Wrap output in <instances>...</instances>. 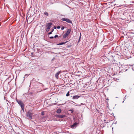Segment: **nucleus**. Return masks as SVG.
<instances>
[{
	"label": "nucleus",
	"mask_w": 134,
	"mask_h": 134,
	"mask_svg": "<svg viewBox=\"0 0 134 134\" xmlns=\"http://www.w3.org/2000/svg\"><path fill=\"white\" fill-rule=\"evenodd\" d=\"M70 95V94H69V91H68L66 95V96H69Z\"/></svg>",
	"instance_id": "2eb2a0df"
},
{
	"label": "nucleus",
	"mask_w": 134,
	"mask_h": 134,
	"mask_svg": "<svg viewBox=\"0 0 134 134\" xmlns=\"http://www.w3.org/2000/svg\"><path fill=\"white\" fill-rule=\"evenodd\" d=\"M1 128V126H0V129Z\"/></svg>",
	"instance_id": "473e14b6"
},
{
	"label": "nucleus",
	"mask_w": 134,
	"mask_h": 134,
	"mask_svg": "<svg viewBox=\"0 0 134 134\" xmlns=\"http://www.w3.org/2000/svg\"><path fill=\"white\" fill-rule=\"evenodd\" d=\"M71 31V29H68L67 30V31L65 33L68 35L70 34Z\"/></svg>",
	"instance_id": "1a4fd4ad"
},
{
	"label": "nucleus",
	"mask_w": 134,
	"mask_h": 134,
	"mask_svg": "<svg viewBox=\"0 0 134 134\" xmlns=\"http://www.w3.org/2000/svg\"><path fill=\"white\" fill-rule=\"evenodd\" d=\"M44 114V111H42L41 112V115H43Z\"/></svg>",
	"instance_id": "f3484780"
},
{
	"label": "nucleus",
	"mask_w": 134,
	"mask_h": 134,
	"mask_svg": "<svg viewBox=\"0 0 134 134\" xmlns=\"http://www.w3.org/2000/svg\"><path fill=\"white\" fill-rule=\"evenodd\" d=\"M33 110H30L26 113V116L28 118V119L31 120L32 119V116L33 114Z\"/></svg>",
	"instance_id": "f257e3e1"
},
{
	"label": "nucleus",
	"mask_w": 134,
	"mask_h": 134,
	"mask_svg": "<svg viewBox=\"0 0 134 134\" xmlns=\"http://www.w3.org/2000/svg\"><path fill=\"white\" fill-rule=\"evenodd\" d=\"M80 38H81V36H80V37H79V41H78V42H79L80 41Z\"/></svg>",
	"instance_id": "4be33fe9"
},
{
	"label": "nucleus",
	"mask_w": 134,
	"mask_h": 134,
	"mask_svg": "<svg viewBox=\"0 0 134 134\" xmlns=\"http://www.w3.org/2000/svg\"><path fill=\"white\" fill-rule=\"evenodd\" d=\"M55 116L58 118H63L66 117V116L64 115H61L60 114L56 115Z\"/></svg>",
	"instance_id": "7ed1b4c3"
},
{
	"label": "nucleus",
	"mask_w": 134,
	"mask_h": 134,
	"mask_svg": "<svg viewBox=\"0 0 134 134\" xmlns=\"http://www.w3.org/2000/svg\"><path fill=\"white\" fill-rule=\"evenodd\" d=\"M44 14L45 15L47 16H48V13L47 12H44Z\"/></svg>",
	"instance_id": "4468645a"
},
{
	"label": "nucleus",
	"mask_w": 134,
	"mask_h": 134,
	"mask_svg": "<svg viewBox=\"0 0 134 134\" xmlns=\"http://www.w3.org/2000/svg\"><path fill=\"white\" fill-rule=\"evenodd\" d=\"M68 19L67 18H62L61 20L62 21H65L66 22Z\"/></svg>",
	"instance_id": "9b49d317"
},
{
	"label": "nucleus",
	"mask_w": 134,
	"mask_h": 134,
	"mask_svg": "<svg viewBox=\"0 0 134 134\" xmlns=\"http://www.w3.org/2000/svg\"><path fill=\"white\" fill-rule=\"evenodd\" d=\"M68 23H70V24H72V22L69 19H68L66 22Z\"/></svg>",
	"instance_id": "f8f14e48"
},
{
	"label": "nucleus",
	"mask_w": 134,
	"mask_h": 134,
	"mask_svg": "<svg viewBox=\"0 0 134 134\" xmlns=\"http://www.w3.org/2000/svg\"><path fill=\"white\" fill-rule=\"evenodd\" d=\"M115 55H116V56H118V55L117 54H116Z\"/></svg>",
	"instance_id": "c756f323"
},
{
	"label": "nucleus",
	"mask_w": 134,
	"mask_h": 134,
	"mask_svg": "<svg viewBox=\"0 0 134 134\" xmlns=\"http://www.w3.org/2000/svg\"><path fill=\"white\" fill-rule=\"evenodd\" d=\"M58 36L57 35H55L54 36V37L55 38H57V37H58Z\"/></svg>",
	"instance_id": "a211bd4d"
},
{
	"label": "nucleus",
	"mask_w": 134,
	"mask_h": 134,
	"mask_svg": "<svg viewBox=\"0 0 134 134\" xmlns=\"http://www.w3.org/2000/svg\"><path fill=\"white\" fill-rule=\"evenodd\" d=\"M54 29H55L56 28V27L55 26H54Z\"/></svg>",
	"instance_id": "393cba45"
},
{
	"label": "nucleus",
	"mask_w": 134,
	"mask_h": 134,
	"mask_svg": "<svg viewBox=\"0 0 134 134\" xmlns=\"http://www.w3.org/2000/svg\"><path fill=\"white\" fill-rule=\"evenodd\" d=\"M106 100H108L109 99L108 98H107Z\"/></svg>",
	"instance_id": "cd10ccee"
},
{
	"label": "nucleus",
	"mask_w": 134,
	"mask_h": 134,
	"mask_svg": "<svg viewBox=\"0 0 134 134\" xmlns=\"http://www.w3.org/2000/svg\"><path fill=\"white\" fill-rule=\"evenodd\" d=\"M115 63H116V64H118L117 63H116V62H115Z\"/></svg>",
	"instance_id": "c85d7f7f"
},
{
	"label": "nucleus",
	"mask_w": 134,
	"mask_h": 134,
	"mask_svg": "<svg viewBox=\"0 0 134 134\" xmlns=\"http://www.w3.org/2000/svg\"><path fill=\"white\" fill-rule=\"evenodd\" d=\"M77 124L78 123L77 122H75L71 126V128H75L77 126Z\"/></svg>",
	"instance_id": "39448f33"
},
{
	"label": "nucleus",
	"mask_w": 134,
	"mask_h": 134,
	"mask_svg": "<svg viewBox=\"0 0 134 134\" xmlns=\"http://www.w3.org/2000/svg\"><path fill=\"white\" fill-rule=\"evenodd\" d=\"M16 101L20 105L22 109L23 110L24 107V104L23 103V102L21 100H17Z\"/></svg>",
	"instance_id": "f03ea898"
},
{
	"label": "nucleus",
	"mask_w": 134,
	"mask_h": 134,
	"mask_svg": "<svg viewBox=\"0 0 134 134\" xmlns=\"http://www.w3.org/2000/svg\"><path fill=\"white\" fill-rule=\"evenodd\" d=\"M64 29V26H62L61 27V30H63Z\"/></svg>",
	"instance_id": "6ab92c4d"
},
{
	"label": "nucleus",
	"mask_w": 134,
	"mask_h": 134,
	"mask_svg": "<svg viewBox=\"0 0 134 134\" xmlns=\"http://www.w3.org/2000/svg\"><path fill=\"white\" fill-rule=\"evenodd\" d=\"M61 109H57L56 112L58 114L60 113L61 111Z\"/></svg>",
	"instance_id": "9d476101"
},
{
	"label": "nucleus",
	"mask_w": 134,
	"mask_h": 134,
	"mask_svg": "<svg viewBox=\"0 0 134 134\" xmlns=\"http://www.w3.org/2000/svg\"><path fill=\"white\" fill-rule=\"evenodd\" d=\"M111 56H112V57H113V55H111Z\"/></svg>",
	"instance_id": "2f4dec72"
},
{
	"label": "nucleus",
	"mask_w": 134,
	"mask_h": 134,
	"mask_svg": "<svg viewBox=\"0 0 134 134\" xmlns=\"http://www.w3.org/2000/svg\"><path fill=\"white\" fill-rule=\"evenodd\" d=\"M80 96L78 95H75L73 96L72 97V99H78Z\"/></svg>",
	"instance_id": "423d86ee"
},
{
	"label": "nucleus",
	"mask_w": 134,
	"mask_h": 134,
	"mask_svg": "<svg viewBox=\"0 0 134 134\" xmlns=\"http://www.w3.org/2000/svg\"><path fill=\"white\" fill-rule=\"evenodd\" d=\"M83 104V103H81V105H84V104Z\"/></svg>",
	"instance_id": "a878e982"
},
{
	"label": "nucleus",
	"mask_w": 134,
	"mask_h": 134,
	"mask_svg": "<svg viewBox=\"0 0 134 134\" xmlns=\"http://www.w3.org/2000/svg\"><path fill=\"white\" fill-rule=\"evenodd\" d=\"M49 29H48V28H47L46 29V31H47V32L48 31H49Z\"/></svg>",
	"instance_id": "dca6fc26"
},
{
	"label": "nucleus",
	"mask_w": 134,
	"mask_h": 134,
	"mask_svg": "<svg viewBox=\"0 0 134 134\" xmlns=\"http://www.w3.org/2000/svg\"><path fill=\"white\" fill-rule=\"evenodd\" d=\"M17 134H20L19 132H18L17 133Z\"/></svg>",
	"instance_id": "bb28decb"
},
{
	"label": "nucleus",
	"mask_w": 134,
	"mask_h": 134,
	"mask_svg": "<svg viewBox=\"0 0 134 134\" xmlns=\"http://www.w3.org/2000/svg\"><path fill=\"white\" fill-rule=\"evenodd\" d=\"M54 59H52V61H53V60Z\"/></svg>",
	"instance_id": "7c9ffc66"
},
{
	"label": "nucleus",
	"mask_w": 134,
	"mask_h": 134,
	"mask_svg": "<svg viewBox=\"0 0 134 134\" xmlns=\"http://www.w3.org/2000/svg\"><path fill=\"white\" fill-rule=\"evenodd\" d=\"M68 35L65 33L64 35H63V37L64 38H66L68 36Z\"/></svg>",
	"instance_id": "ddd939ff"
},
{
	"label": "nucleus",
	"mask_w": 134,
	"mask_h": 134,
	"mask_svg": "<svg viewBox=\"0 0 134 134\" xmlns=\"http://www.w3.org/2000/svg\"><path fill=\"white\" fill-rule=\"evenodd\" d=\"M54 29H52V30L51 31L52 32H53V31H54Z\"/></svg>",
	"instance_id": "b1692460"
},
{
	"label": "nucleus",
	"mask_w": 134,
	"mask_h": 134,
	"mask_svg": "<svg viewBox=\"0 0 134 134\" xmlns=\"http://www.w3.org/2000/svg\"><path fill=\"white\" fill-rule=\"evenodd\" d=\"M52 24L51 23H48L46 25V27L47 28H48V29H50Z\"/></svg>",
	"instance_id": "20e7f679"
},
{
	"label": "nucleus",
	"mask_w": 134,
	"mask_h": 134,
	"mask_svg": "<svg viewBox=\"0 0 134 134\" xmlns=\"http://www.w3.org/2000/svg\"><path fill=\"white\" fill-rule=\"evenodd\" d=\"M49 38L51 39H53L54 38V37L53 36H51L49 37Z\"/></svg>",
	"instance_id": "aec40b11"
},
{
	"label": "nucleus",
	"mask_w": 134,
	"mask_h": 134,
	"mask_svg": "<svg viewBox=\"0 0 134 134\" xmlns=\"http://www.w3.org/2000/svg\"><path fill=\"white\" fill-rule=\"evenodd\" d=\"M61 73V71H59L58 72H57L55 74V77L58 79V76Z\"/></svg>",
	"instance_id": "0eeeda50"
},
{
	"label": "nucleus",
	"mask_w": 134,
	"mask_h": 134,
	"mask_svg": "<svg viewBox=\"0 0 134 134\" xmlns=\"http://www.w3.org/2000/svg\"><path fill=\"white\" fill-rule=\"evenodd\" d=\"M52 34V32L51 31V32H49L48 33V34L49 35H50V34Z\"/></svg>",
	"instance_id": "412c9836"
},
{
	"label": "nucleus",
	"mask_w": 134,
	"mask_h": 134,
	"mask_svg": "<svg viewBox=\"0 0 134 134\" xmlns=\"http://www.w3.org/2000/svg\"><path fill=\"white\" fill-rule=\"evenodd\" d=\"M67 42H68V41H66V42H61V43H59L57 44V45H62V44H65Z\"/></svg>",
	"instance_id": "6e6552de"
},
{
	"label": "nucleus",
	"mask_w": 134,
	"mask_h": 134,
	"mask_svg": "<svg viewBox=\"0 0 134 134\" xmlns=\"http://www.w3.org/2000/svg\"><path fill=\"white\" fill-rule=\"evenodd\" d=\"M71 102H73V103H74V102L73 101H71Z\"/></svg>",
	"instance_id": "72a5a7b5"
},
{
	"label": "nucleus",
	"mask_w": 134,
	"mask_h": 134,
	"mask_svg": "<svg viewBox=\"0 0 134 134\" xmlns=\"http://www.w3.org/2000/svg\"><path fill=\"white\" fill-rule=\"evenodd\" d=\"M60 28V26H58L57 27V29H59Z\"/></svg>",
	"instance_id": "5701e85b"
}]
</instances>
